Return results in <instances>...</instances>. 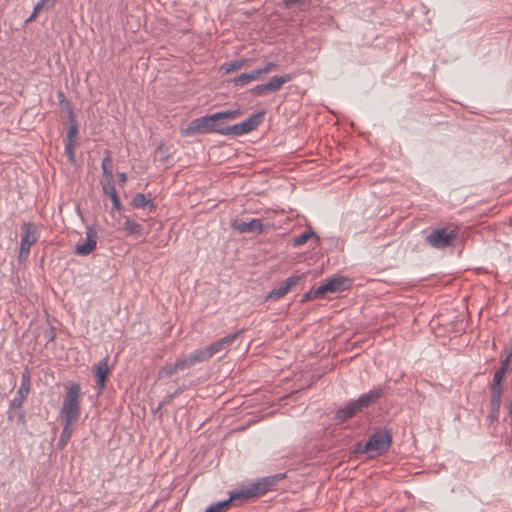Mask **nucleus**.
Masks as SVG:
<instances>
[{
  "mask_svg": "<svg viewBox=\"0 0 512 512\" xmlns=\"http://www.w3.org/2000/svg\"><path fill=\"white\" fill-rule=\"evenodd\" d=\"M106 157L102 160L101 168L103 172L104 181H113V174L111 170L112 158L108 151H106Z\"/></svg>",
  "mask_w": 512,
  "mask_h": 512,
  "instance_id": "25",
  "label": "nucleus"
},
{
  "mask_svg": "<svg viewBox=\"0 0 512 512\" xmlns=\"http://www.w3.org/2000/svg\"><path fill=\"white\" fill-rule=\"evenodd\" d=\"M178 371H183L179 360H177L175 363H167L158 371V378L162 379L170 377Z\"/></svg>",
  "mask_w": 512,
  "mask_h": 512,
  "instance_id": "22",
  "label": "nucleus"
},
{
  "mask_svg": "<svg viewBox=\"0 0 512 512\" xmlns=\"http://www.w3.org/2000/svg\"><path fill=\"white\" fill-rule=\"evenodd\" d=\"M348 286L349 281L343 277L330 278L314 290V296L321 297L326 293L341 292L347 289Z\"/></svg>",
  "mask_w": 512,
  "mask_h": 512,
  "instance_id": "11",
  "label": "nucleus"
},
{
  "mask_svg": "<svg viewBox=\"0 0 512 512\" xmlns=\"http://www.w3.org/2000/svg\"><path fill=\"white\" fill-rule=\"evenodd\" d=\"M23 234L20 242V250L18 255L19 262L27 260L31 246L39 239V231L37 226L31 222H24L22 224Z\"/></svg>",
  "mask_w": 512,
  "mask_h": 512,
  "instance_id": "5",
  "label": "nucleus"
},
{
  "mask_svg": "<svg viewBox=\"0 0 512 512\" xmlns=\"http://www.w3.org/2000/svg\"><path fill=\"white\" fill-rule=\"evenodd\" d=\"M204 512H213L211 505Z\"/></svg>",
  "mask_w": 512,
  "mask_h": 512,
  "instance_id": "46",
  "label": "nucleus"
},
{
  "mask_svg": "<svg viewBox=\"0 0 512 512\" xmlns=\"http://www.w3.org/2000/svg\"><path fill=\"white\" fill-rule=\"evenodd\" d=\"M303 277L304 275H292L288 277L279 287L269 292L267 299L278 300L284 297Z\"/></svg>",
  "mask_w": 512,
  "mask_h": 512,
  "instance_id": "15",
  "label": "nucleus"
},
{
  "mask_svg": "<svg viewBox=\"0 0 512 512\" xmlns=\"http://www.w3.org/2000/svg\"><path fill=\"white\" fill-rule=\"evenodd\" d=\"M260 78L261 76L259 74L258 69H254L251 72L241 73L240 75L234 77L233 79H231V83H233L234 86H245L250 82L256 81Z\"/></svg>",
  "mask_w": 512,
  "mask_h": 512,
  "instance_id": "20",
  "label": "nucleus"
},
{
  "mask_svg": "<svg viewBox=\"0 0 512 512\" xmlns=\"http://www.w3.org/2000/svg\"><path fill=\"white\" fill-rule=\"evenodd\" d=\"M498 416H499V412L490 411V413H489V418H490L491 422L496 421L498 419Z\"/></svg>",
  "mask_w": 512,
  "mask_h": 512,
  "instance_id": "40",
  "label": "nucleus"
},
{
  "mask_svg": "<svg viewBox=\"0 0 512 512\" xmlns=\"http://www.w3.org/2000/svg\"><path fill=\"white\" fill-rule=\"evenodd\" d=\"M227 126H224L216 113L205 115L193 119L189 125L183 130L185 136H192L195 134H209L218 133L227 135Z\"/></svg>",
  "mask_w": 512,
  "mask_h": 512,
  "instance_id": "1",
  "label": "nucleus"
},
{
  "mask_svg": "<svg viewBox=\"0 0 512 512\" xmlns=\"http://www.w3.org/2000/svg\"><path fill=\"white\" fill-rule=\"evenodd\" d=\"M278 68V65L274 62L266 63L262 68H258L260 76L268 74L271 71H274Z\"/></svg>",
  "mask_w": 512,
  "mask_h": 512,
  "instance_id": "32",
  "label": "nucleus"
},
{
  "mask_svg": "<svg viewBox=\"0 0 512 512\" xmlns=\"http://www.w3.org/2000/svg\"><path fill=\"white\" fill-rule=\"evenodd\" d=\"M59 97L63 99V101L65 100V96L62 92L59 93Z\"/></svg>",
  "mask_w": 512,
  "mask_h": 512,
  "instance_id": "47",
  "label": "nucleus"
},
{
  "mask_svg": "<svg viewBox=\"0 0 512 512\" xmlns=\"http://www.w3.org/2000/svg\"><path fill=\"white\" fill-rule=\"evenodd\" d=\"M313 298H316V297L314 296V291H309V292H307L306 294H304V299H305V300H309V299H313Z\"/></svg>",
  "mask_w": 512,
  "mask_h": 512,
  "instance_id": "44",
  "label": "nucleus"
},
{
  "mask_svg": "<svg viewBox=\"0 0 512 512\" xmlns=\"http://www.w3.org/2000/svg\"><path fill=\"white\" fill-rule=\"evenodd\" d=\"M389 390H390V387L388 384H383V385L373 387L371 390H369L367 393L362 394L357 399V404L360 405L362 409L367 408L373 402L377 401L383 395H385Z\"/></svg>",
  "mask_w": 512,
  "mask_h": 512,
  "instance_id": "14",
  "label": "nucleus"
},
{
  "mask_svg": "<svg viewBox=\"0 0 512 512\" xmlns=\"http://www.w3.org/2000/svg\"><path fill=\"white\" fill-rule=\"evenodd\" d=\"M101 185L103 193L110 197L113 204V209L120 211L122 209V204L118 197L113 181H102Z\"/></svg>",
  "mask_w": 512,
  "mask_h": 512,
  "instance_id": "19",
  "label": "nucleus"
},
{
  "mask_svg": "<svg viewBox=\"0 0 512 512\" xmlns=\"http://www.w3.org/2000/svg\"><path fill=\"white\" fill-rule=\"evenodd\" d=\"M180 364L182 366L183 371L190 369L197 363H202L208 361V358L203 350V348L196 349L191 352L188 356L179 359Z\"/></svg>",
  "mask_w": 512,
  "mask_h": 512,
  "instance_id": "17",
  "label": "nucleus"
},
{
  "mask_svg": "<svg viewBox=\"0 0 512 512\" xmlns=\"http://www.w3.org/2000/svg\"><path fill=\"white\" fill-rule=\"evenodd\" d=\"M506 371L503 370V368H498L493 375V382L494 384H502V381L505 377Z\"/></svg>",
  "mask_w": 512,
  "mask_h": 512,
  "instance_id": "33",
  "label": "nucleus"
},
{
  "mask_svg": "<svg viewBox=\"0 0 512 512\" xmlns=\"http://www.w3.org/2000/svg\"><path fill=\"white\" fill-rule=\"evenodd\" d=\"M98 234L93 227L86 228V240L78 242L75 246V254L87 256L92 253L97 246Z\"/></svg>",
  "mask_w": 512,
  "mask_h": 512,
  "instance_id": "12",
  "label": "nucleus"
},
{
  "mask_svg": "<svg viewBox=\"0 0 512 512\" xmlns=\"http://www.w3.org/2000/svg\"><path fill=\"white\" fill-rule=\"evenodd\" d=\"M77 132H78L77 124H75V123L71 124L65 140L75 141Z\"/></svg>",
  "mask_w": 512,
  "mask_h": 512,
  "instance_id": "34",
  "label": "nucleus"
},
{
  "mask_svg": "<svg viewBox=\"0 0 512 512\" xmlns=\"http://www.w3.org/2000/svg\"><path fill=\"white\" fill-rule=\"evenodd\" d=\"M231 228L238 231L239 233H258L261 234L266 231L270 225L263 224L258 218H253L250 221H244L241 219H234L230 223Z\"/></svg>",
  "mask_w": 512,
  "mask_h": 512,
  "instance_id": "9",
  "label": "nucleus"
},
{
  "mask_svg": "<svg viewBox=\"0 0 512 512\" xmlns=\"http://www.w3.org/2000/svg\"><path fill=\"white\" fill-rule=\"evenodd\" d=\"M45 338L47 339V342H52L56 338V332L54 327L50 326L48 329L44 332Z\"/></svg>",
  "mask_w": 512,
  "mask_h": 512,
  "instance_id": "35",
  "label": "nucleus"
},
{
  "mask_svg": "<svg viewBox=\"0 0 512 512\" xmlns=\"http://www.w3.org/2000/svg\"><path fill=\"white\" fill-rule=\"evenodd\" d=\"M491 397L490 399L500 400L502 398V384H494L492 383L491 387Z\"/></svg>",
  "mask_w": 512,
  "mask_h": 512,
  "instance_id": "31",
  "label": "nucleus"
},
{
  "mask_svg": "<svg viewBox=\"0 0 512 512\" xmlns=\"http://www.w3.org/2000/svg\"><path fill=\"white\" fill-rule=\"evenodd\" d=\"M246 62L247 60L245 59H237L231 62H226L221 66V70H223L225 74H229L233 71L243 68Z\"/></svg>",
  "mask_w": 512,
  "mask_h": 512,
  "instance_id": "27",
  "label": "nucleus"
},
{
  "mask_svg": "<svg viewBox=\"0 0 512 512\" xmlns=\"http://www.w3.org/2000/svg\"><path fill=\"white\" fill-rule=\"evenodd\" d=\"M265 112L260 111L252 114L241 123L227 126V135L241 136L255 130L264 120Z\"/></svg>",
  "mask_w": 512,
  "mask_h": 512,
  "instance_id": "6",
  "label": "nucleus"
},
{
  "mask_svg": "<svg viewBox=\"0 0 512 512\" xmlns=\"http://www.w3.org/2000/svg\"><path fill=\"white\" fill-rule=\"evenodd\" d=\"M30 386H31L30 372H29V370L26 369L22 373L20 387L18 388L15 397L12 399V401L10 403V407H9V411H8V419L9 420H12L14 417V415H13L14 409L22 408L23 402L29 395Z\"/></svg>",
  "mask_w": 512,
  "mask_h": 512,
  "instance_id": "7",
  "label": "nucleus"
},
{
  "mask_svg": "<svg viewBox=\"0 0 512 512\" xmlns=\"http://www.w3.org/2000/svg\"><path fill=\"white\" fill-rule=\"evenodd\" d=\"M286 475L279 473L271 476L264 477L257 482L251 483L241 489L232 491V498L250 499L253 497L261 496L270 491L279 481L284 479Z\"/></svg>",
  "mask_w": 512,
  "mask_h": 512,
  "instance_id": "3",
  "label": "nucleus"
},
{
  "mask_svg": "<svg viewBox=\"0 0 512 512\" xmlns=\"http://www.w3.org/2000/svg\"><path fill=\"white\" fill-rule=\"evenodd\" d=\"M75 148L76 141L65 140V155H67L69 161L73 162L75 159Z\"/></svg>",
  "mask_w": 512,
  "mask_h": 512,
  "instance_id": "30",
  "label": "nucleus"
},
{
  "mask_svg": "<svg viewBox=\"0 0 512 512\" xmlns=\"http://www.w3.org/2000/svg\"><path fill=\"white\" fill-rule=\"evenodd\" d=\"M361 409V406L357 404V399L353 400L344 407L338 409L335 418L339 421H345L352 418Z\"/></svg>",
  "mask_w": 512,
  "mask_h": 512,
  "instance_id": "18",
  "label": "nucleus"
},
{
  "mask_svg": "<svg viewBox=\"0 0 512 512\" xmlns=\"http://www.w3.org/2000/svg\"><path fill=\"white\" fill-rule=\"evenodd\" d=\"M237 499L238 498H232L231 492L228 499L211 504L212 510L213 512H225L231 505V502Z\"/></svg>",
  "mask_w": 512,
  "mask_h": 512,
  "instance_id": "28",
  "label": "nucleus"
},
{
  "mask_svg": "<svg viewBox=\"0 0 512 512\" xmlns=\"http://www.w3.org/2000/svg\"><path fill=\"white\" fill-rule=\"evenodd\" d=\"M80 386L72 383L67 387V392L63 400L60 417L63 423L74 424L80 416Z\"/></svg>",
  "mask_w": 512,
  "mask_h": 512,
  "instance_id": "4",
  "label": "nucleus"
},
{
  "mask_svg": "<svg viewBox=\"0 0 512 512\" xmlns=\"http://www.w3.org/2000/svg\"><path fill=\"white\" fill-rule=\"evenodd\" d=\"M44 5H46V2H45V1H43V0L39 1V2L35 5V7H34V11H33L32 15L28 18V20H27V21H31L32 19H34V18L36 17V15L38 14L39 10H40Z\"/></svg>",
  "mask_w": 512,
  "mask_h": 512,
  "instance_id": "37",
  "label": "nucleus"
},
{
  "mask_svg": "<svg viewBox=\"0 0 512 512\" xmlns=\"http://www.w3.org/2000/svg\"><path fill=\"white\" fill-rule=\"evenodd\" d=\"M456 238L457 233L455 231L439 228L431 231L426 236V242L435 249H444L451 246Z\"/></svg>",
  "mask_w": 512,
  "mask_h": 512,
  "instance_id": "8",
  "label": "nucleus"
},
{
  "mask_svg": "<svg viewBox=\"0 0 512 512\" xmlns=\"http://www.w3.org/2000/svg\"><path fill=\"white\" fill-rule=\"evenodd\" d=\"M134 208H145L148 207L150 212L155 211L156 205L142 193H137L131 202Z\"/></svg>",
  "mask_w": 512,
  "mask_h": 512,
  "instance_id": "21",
  "label": "nucleus"
},
{
  "mask_svg": "<svg viewBox=\"0 0 512 512\" xmlns=\"http://www.w3.org/2000/svg\"><path fill=\"white\" fill-rule=\"evenodd\" d=\"M501 401L490 399V411L500 412Z\"/></svg>",
  "mask_w": 512,
  "mask_h": 512,
  "instance_id": "38",
  "label": "nucleus"
},
{
  "mask_svg": "<svg viewBox=\"0 0 512 512\" xmlns=\"http://www.w3.org/2000/svg\"><path fill=\"white\" fill-rule=\"evenodd\" d=\"M511 356H512V351L506 356V358L504 360L501 361L499 368H503V370L507 372Z\"/></svg>",
  "mask_w": 512,
  "mask_h": 512,
  "instance_id": "39",
  "label": "nucleus"
},
{
  "mask_svg": "<svg viewBox=\"0 0 512 512\" xmlns=\"http://www.w3.org/2000/svg\"><path fill=\"white\" fill-rule=\"evenodd\" d=\"M73 425L74 424L71 423H63V430L58 441V447L60 449H63L69 442L73 434Z\"/></svg>",
  "mask_w": 512,
  "mask_h": 512,
  "instance_id": "23",
  "label": "nucleus"
},
{
  "mask_svg": "<svg viewBox=\"0 0 512 512\" xmlns=\"http://www.w3.org/2000/svg\"><path fill=\"white\" fill-rule=\"evenodd\" d=\"M124 229L128 235L140 236L142 233V226L129 217H125Z\"/></svg>",
  "mask_w": 512,
  "mask_h": 512,
  "instance_id": "24",
  "label": "nucleus"
},
{
  "mask_svg": "<svg viewBox=\"0 0 512 512\" xmlns=\"http://www.w3.org/2000/svg\"><path fill=\"white\" fill-rule=\"evenodd\" d=\"M18 410H19L18 421L21 423H24L25 422V413L21 409H18Z\"/></svg>",
  "mask_w": 512,
  "mask_h": 512,
  "instance_id": "41",
  "label": "nucleus"
},
{
  "mask_svg": "<svg viewBox=\"0 0 512 512\" xmlns=\"http://www.w3.org/2000/svg\"><path fill=\"white\" fill-rule=\"evenodd\" d=\"M178 393H179V390H177L176 392H174V393L169 397V400H171L172 398H174Z\"/></svg>",
  "mask_w": 512,
  "mask_h": 512,
  "instance_id": "45",
  "label": "nucleus"
},
{
  "mask_svg": "<svg viewBox=\"0 0 512 512\" xmlns=\"http://www.w3.org/2000/svg\"><path fill=\"white\" fill-rule=\"evenodd\" d=\"M310 238H315L316 240H319V237L316 235V233L309 229L301 233L300 235L296 236L293 240V245L295 247H299L304 245Z\"/></svg>",
  "mask_w": 512,
  "mask_h": 512,
  "instance_id": "26",
  "label": "nucleus"
},
{
  "mask_svg": "<svg viewBox=\"0 0 512 512\" xmlns=\"http://www.w3.org/2000/svg\"><path fill=\"white\" fill-rule=\"evenodd\" d=\"M217 115L219 116L221 122L223 123L224 121L236 119L240 115V111L238 109L219 111L217 112Z\"/></svg>",
  "mask_w": 512,
  "mask_h": 512,
  "instance_id": "29",
  "label": "nucleus"
},
{
  "mask_svg": "<svg viewBox=\"0 0 512 512\" xmlns=\"http://www.w3.org/2000/svg\"><path fill=\"white\" fill-rule=\"evenodd\" d=\"M108 362L109 358L108 356H106L104 359H102L101 361L94 365V375L97 378L96 384L100 390L105 389L106 379L111 372Z\"/></svg>",
  "mask_w": 512,
  "mask_h": 512,
  "instance_id": "16",
  "label": "nucleus"
},
{
  "mask_svg": "<svg viewBox=\"0 0 512 512\" xmlns=\"http://www.w3.org/2000/svg\"><path fill=\"white\" fill-rule=\"evenodd\" d=\"M291 80L289 74L273 76L269 82L265 84H259L251 89V93L254 96H263L269 92L278 91L285 83Z\"/></svg>",
  "mask_w": 512,
  "mask_h": 512,
  "instance_id": "10",
  "label": "nucleus"
},
{
  "mask_svg": "<svg viewBox=\"0 0 512 512\" xmlns=\"http://www.w3.org/2000/svg\"><path fill=\"white\" fill-rule=\"evenodd\" d=\"M240 334L241 331L234 332L221 339H218L217 341L211 343L207 347H204L203 350L208 360L211 359L214 355L222 352L228 346H230L238 338Z\"/></svg>",
  "mask_w": 512,
  "mask_h": 512,
  "instance_id": "13",
  "label": "nucleus"
},
{
  "mask_svg": "<svg viewBox=\"0 0 512 512\" xmlns=\"http://www.w3.org/2000/svg\"><path fill=\"white\" fill-rule=\"evenodd\" d=\"M391 442V430H378L369 437L364 445L358 443L355 448V453H366L369 457L374 458L385 453L389 449Z\"/></svg>",
  "mask_w": 512,
  "mask_h": 512,
  "instance_id": "2",
  "label": "nucleus"
},
{
  "mask_svg": "<svg viewBox=\"0 0 512 512\" xmlns=\"http://www.w3.org/2000/svg\"><path fill=\"white\" fill-rule=\"evenodd\" d=\"M286 6L287 7H292L294 5H299V6H306L309 4V0H286Z\"/></svg>",
  "mask_w": 512,
  "mask_h": 512,
  "instance_id": "36",
  "label": "nucleus"
},
{
  "mask_svg": "<svg viewBox=\"0 0 512 512\" xmlns=\"http://www.w3.org/2000/svg\"><path fill=\"white\" fill-rule=\"evenodd\" d=\"M118 179L121 183H125L127 181V176L125 173H118Z\"/></svg>",
  "mask_w": 512,
  "mask_h": 512,
  "instance_id": "43",
  "label": "nucleus"
},
{
  "mask_svg": "<svg viewBox=\"0 0 512 512\" xmlns=\"http://www.w3.org/2000/svg\"><path fill=\"white\" fill-rule=\"evenodd\" d=\"M508 414H509V417H510V426H511V430H512V400L509 402Z\"/></svg>",
  "mask_w": 512,
  "mask_h": 512,
  "instance_id": "42",
  "label": "nucleus"
}]
</instances>
